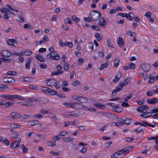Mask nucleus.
I'll return each instance as SVG.
<instances>
[{
    "label": "nucleus",
    "mask_w": 158,
    "mask_h": 158,
    "mask_svg": "<svg viewBox=\"0 0 158 158\" xmlns=\"http://www.w3.org/2000/svg\"><path fill=\"white\" fill-rule=\"evenodd\" d=\"M152 115L150 112H145L140 114V116L144 118L148 117Z\"/></svg>",
    "instance_id": "obj_27"
},
{
    "label": "nucleus",
    "mask_w": 158,
    "mask_h": 158,
    "mask_svg": "<svg viewBox=\"0 0 158 158\" xmlns=\"http://www.w3.org/2000/svg\"><path fill=\"white\" fill-rule=\"evenodd\" d=\"M78 107L79 108H77V109H82L84 110H88L87 109L88 107L84 105L81 104L80 103H77Z\"/></svg>",
    "instance_id": "obj_24"
},
{
    "label": "nucleus",
    "mask_w": 158,
    "mask_h": 158,
    "mask_svg": "<svg viewBox=\"0 0 158 158\" xmlns=\"http://www.w3.org/2000/svg\"><path fill=\"white\" fill-rule=\"evenodd\" d=\"M7 75L12 76H14L16 75L17 73L14 71H9L7 73Z\"/></svg>",
    "instance_id": "obj_41"
},
{
    "label": "nucleus",
    "mask_w": 158,
    "mask_h": 158,
    "mask_svg": "<svg viewBox=\"0 0 158 158\" xmlns=\"http://www.w3.org/2000/svg\"><path fill=\"white\" fill-rule=\"evenodd\" d=\"M149 109L148 106L146 105L141 106L137 109V111L140 113H142L146 112Z\"/></svg>",
    "instance_id": "obj_7"
},
{
    "label": "nucleus",
    "mask_w": 158,
    "mask_h": 158,
    "mask_svg": "<svg viewBox=\"0 0 158 158\" xmlns=\"http://www.w3.org/2000/svg\"><path fill=\"white\" fill-rule=\"evenodd\" d=\"M119 60L118 59H115L114 61V65L115 67H117L119 65Z\"/></svg>",
    "instance_id": "obj_55"
},
{
    "label": "nucleus",
    "mask_w": 158,
    "mask_h": 158,
    "mask_svg": "<svg viewBox=\"0 0 158 158\" xmlns=\"http://www.w3.org/2000/svg\"><path fill=\"white\" fill-rule=\"evenodd\" d=\"M130 14L132 15H134V14L133 13L130 12L129 14L127 13V15H126L127 17H126L127 18L128 20L131 21L132 20L133 18L130 15Z\"/></svg>",
    "instance_id": "obj_39"
},
{
    "label": "nucleus",
    "mask_w": 158,
    "mask_h": 158,
    "mask_svg": "<svg viewBox=\"0 0 158 158\" xmlns=\"http://www.w3.org/2000/svg\"><path fill=\"white\" fill-rule=\"evenodd\" d=\"M131 119L128 118H125L123 121H123V124L125 123L127 124H129L130 123Z\"/></svg>",
    "instance_id": "obj_33"
},
{
    "label": "nucleus",
    "mask_w": 158,
    "mask_h": 158,
    "mask_svg": "<svg viewBox=\"0 0 158 158\" xmlns=\"http://www.w3.org/2000/svg\"><path fill=\"white\" fill-rule=\"evenodd\" d=\"M21 142V139H19L16 140L11 145V148L13 149L15 148L18 149L20 147V143Z\"/></svg>",
    "instance_id": "obj_12"
},
{
    "label": "nucleus",
    "mask_w": 158,
    "mask_h": 158,
    "mask_svg": "<svg viewBox=\"0 0 158 158\" xmlns=\"http://www.w3.org/2000/svg\"><path fill=\"white\" fill-rule=\"evenodd\" d=\"M46 59H50L51 60H53V56L51 53H49L46 56Z\"/></svg>",
    "instance_id": "obj_46"
},
{
    "label": "nucleus",
    "mask_w": 158,
    "mask_h": 158,
    "mask_svg": "<svg viewBox=\"0 0 158 158\" xmlns=\"http://www.w3.org/2000/svg\"><path fill=\"white\" fill-rule=\"evenodd\" d=\"M79 113L78 111H76L74 112H72L70 114H66L67 116H71L72 117H76L78 115V114Z\"/></svg>",
    "instance_id": "obj_26"
},
{
    "label": "nucleus",
    "mask_w": 158,
    "mask_h": 158,
    "mask_svg": "<svg viewBox=\"0 0 158 158\" xmlns=\"http://www.w3.org/2000/svg\"><path fill=\"white\" fill-rule=\"evenodd\" d=\"M117 43L119 47L122 48L124 46V43L123 38L119 37L117 41Z\"/></svg>",
    "instance_id": "obj_19"
},
{
    "label": "nucleus",
    "mask_w": 158,
    "mask_h": 158,
    "mask_svg": "<svg viewBox=\"0 0 158 158\" xmlns=\"http://www.w3.org/2000/svg\"><path fill=\"white\" fill-rule=\"evenodd\" d=\"M158 75L156 76V77H154L151 75H150L149 77V81L148 82L149 83H153L155 80H156L157 79V77Z\"/></svg>",
    "instance_id": "obj_20"
},
{
    "label": "nucleus",
    "mask_w": 158,
    "mask_h": 158,
    "mask_svg": "<svg viewBox=\"0 0 158 158\" xmlns=\"http://www.w3.org/2000/svg\"><path fill=\"white\" fill-rule=\"evenodd\" d=\"M94 105L96 107L99 108L100 109H103L105 108L104 105H101L100 103H94Z\"/></svg>",
    "instance_id": "obj_28"
},
{
    "label": "nucleus",
    "mask_w": 158,
    "mask_h": 158,
    "mask_svg": "<svg viewBox=\"0 0 158 158\" xmlns=\"http://www.w3.org/2000/svg\"><path fill=\"white\" fill-rule=\"evenodd\" d=\"M121 77V73H117L114 78L113 79V81L114 83H116L119 81V79Z\"/></svg>",
    "instance_id": "obj_18"
},
{
    "label": "nucleus",
    "mask_w": 158,
    "mask_h": 158,
    "mask_svg": "<svg viewBox=\"0 0 158 158\" xmlns=\"http://www.w3.org/2000/svg\"><path fill=\"white\" fill-rule=\"evenodd\" d=\"M147 102L149 104L155 105L158 102V100L156 98H152L148 99Z\"/></svg>",
    "instance_id": "obj_16"
},
{
    "label": "nucleus",
    "mask_w": 158,
    "mask_h": 158,
    "mask_svg": "<svg viewBox=\"0 0 158 158\" xmlns=\"http://www.w3.org/2000/svg\"><path fill=\"white\" fill-rule=\"evenodd\" d=\"M19 114L16 112H13L10 114V118H18L19 117Z\"/></svg>",
    "instance_id": "obj_23"
},
{
    "label": "nucleus",
    "mask_w": 158,
    "mask_h": 158,
    "mask_svg": "<svg viewBox=\"0 0 158 158\" xmlns=\"http://www.w3.org/2000/svg\"><path fill=\"white\" fill-rule=\"evenodd\" d=\"M72 20L76 22H78L80 21V19L79 18L77 17L75 15L72 16Z\"/></svg>",
    "instance_id": "obj_50"
},
{
    "label": "nucleus",
    "mask_w": 158,
    "mask_h": 158,
    "mask_svg": "<svg viewBox=\"0 0 158 158\" xmlns=\"http://www.w3.org/2000/svg\"><path fill=\"white\" fill-rule=\"evenodd\" d=\"M41 90L44 93L49 95H53L56 94L57 93L56 91L46 86L42 87Z\"/></svg>",
    "instance_id": "obj_4"
},
{
    "label": "nucleus",
    "mask_w": 158,
    "mask_h": 158,
    "mask_svg": "<svg viewBox=\"0 0 158 158\" xmlns=\"http://www.w3.org/2000/svg\"><path fill=\"white\" fill-rule=\"evenodd\" d=\"M107 45L108 47L110 48H114V46L113 44H111V42L110 40H107Z\"/></svg>",
    "instance_id": "obj_44"
},
{
    "label": "nucleus",
    "mask_w": 158,
    "mask_h": 158,
    "mask_svg": "<svg viewBox=\"0 0 158 158\" xmlns=\"http://www.w3.org/2000/svg\"><path fill=\"white\" fill-rule=\"evenodd\" d=\"M101 16V13L96 10H92L89 13V16L91 18V19L94 21L98 20Z\"/></svg>",
    "instance_id": "obj_2"
},
{
    "label": "nucleus",
    "mask_w": 158,
    "mask_h": 158,
    "mask_svg": "<svg viewBox=\"0 0 158 158\" xmlns=\"http://www.w3.org/2000/svg\"><path fill=\"white\" fill-rule=\"evenodd\" d=\"M2 56L4 58H8L10 57L12 53L9 51L7 50H3L1 52Z\"/></svg>",
    "instance_id": "obj_10"
},
{
    "label": "nucleus",
    "mask_w": 158,
    "mask_h": 158,
    "mask_svg": "<svg viewBox=\"0 0 158 158\" xmlns=\"http://www.w3.org/2000/svg\"><path fill=\"white\" fill-rule=\"evenodd\" d=\"M67 135V132L66 131H62L60 132L59 134V136H64V135Z\"/></svg>",
    "instance_id": "obj_62"
},
{
    "label": "nucleus",
    "mask_w": 158,
    "mask_h": 158,
    "mask_svg": "<svg viewBox=\"0 0 158 158\" xmlns=\"http://www.w3.org/2000/svg\"><path fill=\"white\" fill-rule=\"evenodd\" d=\"M132 96V94H129L127 96H126V97L124 98V101H127L128 100L131 99Z\"/></svg>",
    "instance_id": "obj_57"
},
{
    "label": "nucleus",
    "mask_w": 158,
    "mask_h": 158,
    "mask_svg": "<svg viewBox=\"0 0 158 158\" xmlns=\"http://www.w3.org/2000/svg\"><path fill=\"white\" fill-rule=\"evenodd\" d=\"M3 144H6V145H8L9 144V140L6 139L2 140V141Z\"/></svg>",
    "instance_id": "obj_59"
},
{
    "label": "nucleus",
    "mask_w": 158,
    "mask_h": 158,
    "mask_svg": "<svg viewBox=\"0 0 158 158\" xmlns=\"http://www.w3.org/2000/svg\"><path fill=\"white\" fill-rule=\"evenodd\" d=\"M8 88V87L6 85L3 84L0 85V91H2L5 89Z\"/></svg>",
    "instance_id": "obj_38"
},
{
    "label": "nucleus",
    "mask_w": 158,
    "mask_h": 158,
    "mask_svg": "<svg viewBox=\"0 0 158 158\" xmlns=\"http://www.w3.org/2000/svg\"><path fill=\"white\" fill-rule=\"evenodd\" d=\"M24 54V52L23 51L21 52H12V55H16L17 56H23Z\"/></svg>",
    "instance_id": "obj_45"
},
{
    "label": "nucleus",
    "mask_w": 158,
    "mask_h": 158,
    "mask_svg": "<svg viewBox=\"0 0 158 158\" xmlns=\"http://www.w3.org/2000/svg\"><path fill=\"white\" fill-rule=\"evenodd\" d=\"M73 98L75 100L79 102L80 103H86L88 101L87 98L82 96H75Z\"/></svg>",
    "instance_id": "obj_5"
},
{
    "label": "nucleus",
    "mask_w": 158,
    "mask_h": 158,
    "mask_svg": "<svg viewBox=\"0 0 158 158\" xmlns=\"http://www.w3.org/2000/svg\"><path fill=\"white\" fill-rule=\"evenodd\" d=\"M136 102L139 105H143L145 103V101L143 99H140L139 100L136 101Z\"/></svg>",
    "instance_id": "obj_51"
},
{
    "label": "nucleus",
    "mask_w": 158,
    "mask_h": 158,
    "mask_svg": "<svg viewBox=\"0 0 158 158\" xmlns=\"http://www.w3.org/2000/svg\"><path fill=\"white\" fill-rule=\"evenodd\" d=\"M141 68L144 72H148L151 69V66L148 64H142Z\"/></svg>",
    "instance_id": "obj_15"
},
{
    "label": "nucleus",
    "mask_w": 158,
    "mask_h": 158,
    "mask_svg": "<svg viewBox=\"0 0 158 158\" xmlns=\"http://www.w3.org/2000/svg\"><path fill=\"white\" fill-rule=\"evenodd\" d=\"M63 73V71H61V72H53L51 73V75L52 76L54 75H57L60 74H62Z\"/></svg>",
    "instance_id": "obj_54"
},
{
    "label": "nucleus",
    "mask_w": 158,
    "mask_h": 158,
    "mask_svg": "<svg viewBox=\"0 0 158 158\" xmlns=\"http://www.w3.org/2000/svg\"><path fill=\"white\" fill-rule=\"evenodd\" d=\"M91 27L92 29L97 31L99 30L100 28L99 26L96 25H92L91 26Z\"/></svg>",
    "instance_id": "obj_40"
},
{
    "label": "nucleus",
    "mask_w": 158,
    "mask_h": 158,
    "mask_svg": "<svg viewBox=\"0 0 158 158\" xmlns=\"http://www.w3.org/2000/svg\"><path fill=\"white\" fill-rule=\"evenodd\" d=\"M14 102H8L5 103L4 106L6 107H8L10 106H11L14 104Z\"/></svg>",
    "instance_id": "obj_37"
},
{
    "label": "nucleus",
    "mask_w": 158,
    "mask_h": 158,
    "mask_svg": "<svg viewBox=\"0 0 158 158\" xmlns=\"http://www.w3.org/2000/svg\"><path fill=\"white\" fill-rule=\"evenodd\" d=\"M32 104H30L29 102L26 101L23 102V103L22 104V105L25 106H29Z\"/></svg>",
    "instance_id": "obj_53"
},
{
    "label": "nucleus",
    "mask_w": 158,
    "mask_h": 158,
    "mask_svg": "<svg viewBox=\"0 0 158 158\" xmlns=\"http://www.w3.org/2000/svg\"><path fill=\"white\" fill-rule=\"evenodd\" d=\"M36 59L41 62H44L45 61L44 58L40 54H38L35 56Z\"/></svg>",
    "instance_id": "obj_22"
},
{
    "label": "nucleus",
    "mask_w": 158,
    "mask_h": 158,
    "mask_svg": "<svg viewBox=\"0 0 158 158\" xmlns=\"http://www.w3.org/2000/svg\"><path fill=\"white\" fill-rule=\"evenodd\" d=\"M24 28L25 29H31L32 28V27L30 24H26L23 25Z\"/></svg>",
    "instance_id": "obj_49"
},
{
    "label": "nucleus",
    "mask_w": 158,
    "mask_h": 158,
    "mask_svg": "<svg viewBox=\"0 0 158 158\" xmlns=\"http://www.w3.org/2000/svg\"><path fill=\"white\" fill-rule=\"evenodd\" d=\"M22 98L21 97L20 95H19L17 94L14 95H8L7 94V99H22Z\"/></svg>",
    "instance_id": "obj_13"
},
{
    "label": "nucleus",
    "mask_w": 158,
    "mask_h": 158,
    "mask_svg": "<svg viewBox=\"0 0 158 158\" xmlns=\"http://www.w3.org/2000/svg\"><path fill=\"white\" fill-rule=\"evenodd\" d=\"M18 21L20 23H23L25 22V20L24 18L21 16H19L18 17Z\"/></svg>",
    "instance_id": "obj_47"
},
{
    "label": "nucleus",
    "mask_w": 158,
    "mask_h": 158,
    "mask_svg": "<svg viewBox=\"0 0 158 158\" xmlns=\"http://www.w3.org/2000/svg\"><path fill=\"white\" fill-rule=\"evenodd\" d=\"M83 20L84 21H87L88 22H90L92 21V19H91V18L90 16H89V17H86V18H83Z\"/></svg>",
    "instance_id": "obj_63"
},
{
    "label": "nucleus",
    "mask_w": 158,
    "mask_h": 158,
    "mask_svg": "<svg viewBox=\"0 0 158 158\" xmlns=\"http://www.w3.org/2000/svg\"><path fill=\"white\" fill-rule=\"evenodd\" d=\"M147 139L148 140H154L155 142V143H156V145H155L154 146V147L155 148L158 150V145L157 144H158V135H157L155 137H148L147 138Z\"/></svg>",
    "instance_id": "obj_14"
},
{
    "label": "nucleus",
    "mask_w": 158,
    "mask_h": 158,
    "mask_svg": "<svg viewBox=\"0 0 158 158\" xmlns=\"http://www.w3.org/2000/svg\"><path fill=\"white\" fill-rule=\"evenodd\" d=\"M63 104L68 108H73L76 109L79 108V107H78L77 102H65L63 103Z\"/></svg>",
    "instance_id": "obj_6"
},
{
    "label": "nucleus",
    "mask_w": 158,
    "mask_h": 158,
    "mask_svg": "<svg viewBox=\"0 0 158 158\" xmlns=\"http://www.w3.org/2000/svg\"><path fill=\"white\" fill-rule=\"evenodd\" d=\"M0 11L3 13H6L9 11V10L5 8H2L0 9Z\"/></svg>",
    "instance_id": "obj_43"
},
{
    "label": "nucleus",
    "mask_w": 158,
    "mask_h": 158,
    "mask_svg": "<svg viewBox=\"0 0 158 158\" xmlns=\"http://www.w3.org/2000/svg\"><path fill=\"white\" fill-rule=\"evenodd\" d=\"M29 123H31V125L33 126L38 124V122L36 120H33L29 122Z\"/></svg>",
    "instance_id": "obj_48"
},
{
    "label": "nucleus",
    "mask_w": 158,
    "mask_h": 158,
    "mask_svg": "<svg viewBox=\"0 0 158 158\" xmlns=\"http://www.w3.org/2000/svg\"><path fill=\"white\" fill-rule=\"evenodd\" d=\"M45 81L47 85L49 86H53L57 83V81L54 79H48Z\"/></svg>",
    "instance_id": "obj_8"
},
{
    "label": "nucleus",
    "mask_w": 158,
    "mask_h": 158,
    "mask_svg": "<svg viewBox=\"0 0 158 158\" xmlns=\"http://www.w3.org/2000/svg\"><path fill=\"white\" fill-rule=\"evenodd\" d=\"M130 82V79L127 78L125 79L123 83L120 82L117 86L114 89L112 92V96H115L117 92L121 90L123 87Z\"/></svg>",
    "instance_id": "obj_1"
},
{
    "label": "nucleus",
    "mask_w": 158,
    "mask_h": 158,
    "mask_svg": "<svg viewBox=\"0 0 158 158\" xmlns=\"http://www.w3.org/2000/svg\"><path fill=\"white\" fill-rule=\"evenodd\" d=\"M98 23L102 27H104L106 25V21L105 20V18L103 17H101L99 20Z\"/></svg>",
    "instance_id": "obj_17"
},
{
    "label": "nucleus",
    "mask_w": 158,
    "mask_h": 158,
    "mask_svg": "<svg viewBox=\"0 0 158 158\" xmlns=\"http://www.w3.org/2000/svg\"><path fill=\"white\" fill-rule=\"evenodd\" d=\"M129 67L130 69H132L135 68V65L133 63L130 64H129Z\"/></svg>",
    "instance_id": "obj_64"
},
{
    "label": "nucleus",
    "mask_w": 158,
    "mask_h": 158,
    "mask_svg": "<svg viewBox=\"0 0 158 158\" xmlns=\"http://www.w3.org/2000/svg\"><path fill=\"white\" fill-rule=\"evenodd\" d=\"M35 32L39 35H41L43 34V31L40 29H37L35 30Z\"/></svg>",
    "instance_id": "obj_61"
},
{
    "label": "nucleus",
    "mask_w": 158,
    "mask_h": 158,
    "mask_svg": "<svg viewBox=\"0 0 158 158\" xmlns=\"http://www.w3.org/2000/svg\"><path fill=\"white\" fill-rule=\"evenodd\" d=\"M53 60H58L60 59V56L57 53L55 52L53 56Z\"/></svg>",
    "instance_id": "obj_42"
},
{
    "label": "nucleus",
    "mask_w": 158,
    "mask_h": 158,
    "mask_svg": "<svg viewBox=\"0 0 158 158\" xmlns=\"http://www.w3.org/2000/svg\"><path fill=\"white\" fill-rule=\"evenodd\" d=\"M134 147V146H132L125 147L124 148L115 152V154L116 156H118L125 153L127 154L128 153L129 151L133 149Z\"/></svg>",
    "instance_id": "obj_3"
},
{
    "label": "nucleus",
    "mask_w": 158,
    "mask_h": 158,
    "mask_svg": "<svg viewBox=\"0 0 158 158\" xmlns=\"http://www.w3.org/2000/svg\"><path fill=\"white\" fill-rule=\"evenodd\" d=\"M15 40L13 39H10L7 41V43L9 45L14 46L15 43Z\"/></svg>",
    "instance_id": "obj_31"
},
{
    "label": "nucleus",
    "mask_w": 158,
    "mask_h": 158,
    "mask_svg": "<svg viewBox=\"0 0 158 158\" xmlns=\"http://www.w3.org/2000/svg\"><path fill=\"white\" fill-rule=\"evenodd\" d=\"M94 36L97 38V40L98 41L101 40L102 39V37L98 33H95L94 35Z\"/></svg>",
    "instance_id": "obj_36"
},
{
    "label": "nucleus",
    "mask_w": 158,
    "mask_h": 158,
    "mask_svg": "<svg viewBox=\"0 0 158 158\" xmlns=\"http://www.w3.org/2000/svg\"><path fill=\"white\" fill-rule=\"evenodd\" d=\"M65 23H69L71 25L72 24V22L70 20V19L69 18H67L64 20Z\"/></svg>",
    "instance_id": "obj_56"
},
{
    "label": "nucleus",
    "mask_w": 158,
    "mask_h": 158,
    "mask_svg": "<svg viewBox=\"0 0 158 158\" xmlns=\"http://www.w3.org/2000/svg\"><path fill=\"white\" fill-rule=\"evenodd\" d=\"M109 61H107L106 63L104 64H102L100 68H99V69L100 70H102L104 68H106L109 64Z\"/></svg>",
    "instance_id": "obj_29"
},
{
    "label": "nucleus",
    "mask_w": 158,
    "mask_h": 158,
    "mask_svg": "<svg viewBox=\"0 0 158 158\" xmlns=\"http://www.w3.org/2000/svg\"><path fill=\"white\" fill-rule=\"evenodd\" d=\"M21 97L22 98V99H20L21 100H29L28 102H29L31 104V103H32L33 102H34L35 101H36L38 103H40V101L39 100H37L36 99H35V98L34 97H29L28 98H26L25 97H22L21 96Z\"/></svg>",
    "instance_id": "obj_9"
},
{
    "label": "nucleus",
    "mask_w": 158,
    "mask_h": 158,
    "mask_svg": "<svg viewBox=\"0 0 158 158\" xmlns=\"http://www.w3.org/2000/svg\"><path fill=\"white\" fill-rule=\"evenodd\" d=\"M2 61L5 63H9L12 62L14 60L11 59H6L4 58H0Z\"/></svg>",
    "instance_id": "obj_25"
},
{
    "label": "nucleus",
    "mask_w": 158,
    "mask_h": 158,
    "mask_svg": "<svg viewBox=\"0 0 158 158\" xmlns=\"http://www.w3.org/2000/svg\"><path fill=\"white\" fill-rule=\"evenodd\" d=\"M107 104L113 107V109H117L118 108V105L117 104H115L114 103H108Z\"/></svg>",
    "instance_id": "obj_34"
},
{
    "label": "nucleus",
    "mask_w": 158,
    "mask_h": 158,
    "mask_svg": "<svg viewBox=\"0 0 158 158\" xmlns=\"http://www.w3.org/2000/svg\"><path fill=\"white\" fill-rule=\"evenodd\" d=\"M63 140L65 142H68L69 141H73L74 140L73 138L64 137L62 138Z\"/></svg>",
    "instance_id": "obj_30"
},
{
    "label": "nucleus",
    "mask_w": 158,
    "mask_h": 158,
    "mask_svg": "<svg viewBox=\"0 0 158 158\" xmlns=\"http://www.w3.org/2000/svg\"><path fill=\"white\" fill-rule=\"evenodd\" d=\"M47 145L48 146L53 147L55 145H56V142L55 141H53L52 142L51 141H48L47 142Z\"/></svg>",
    "instance_id": "obj_52"
},
{
    "label": "nucleus",
    "mask_w": 158,
    "mask_h": 158,
    "mask_svg": "<svg viewBox=\"0 0 158 158\" xmlns=\"http://www.w3.org/2000/svg\"><path fill=\"white\" fill-rule=\"evenodd\" d=\"M123 125V122L120 121V120H118V122L116 123L112 122L111 123L112 125L117 126L118 127H120Z\"/></svg>",
    "instance_id": "obj_21"
},
{
    "label": "nucleus",
    "mask_w": 158,
    "mask_h": 158,
    "mask_svg": "<svg viewBox=\"0 0 158 158\" xmlns=\"http://www.w3.org/2000/svg\"><path fill=\"white\" fill-rule=\"evenodd\" d=\"M134 139V138L132 137H127L125 139V141L129 143L132 141Z\"/></svg>",
    "instance_id": "obj_60"
},
{
    "label": "nucleus",
    "mask_w": 158,
    "mask_h": 158,
    "mask_svg": "<svg viewBox=\"0 0 158 158\" xmlns=\"http://www.w3.org/2000/svg\"><path fill=\"white\" fill-rule=\"evenodd\" d=\"M61 85L62 87H64L68 85V83L67 81H64L62 82Z\"/></svg>",
    "instance_id": "obj_58"
},
{
    "label": "nucleus",
    "mask_w": 158,
    "mask_h": 158,
    "mask_svg": "<svg viewBox=\"0 0 158 158\" xmlns=\"http://www.w3.org/2000/svg\"><path fill=\"white\" fill-rule=\"evenodd\" d=\"M24 54L26 56H30L31 55L32 52L29 50H26L23 51Z\"/></svg>",
    "instance_id": "obj_35"
},
{
    "label": "nucleus",
    "mask_w": 158,
    "mask_h": 158,
    "mask_svg": "<svg viewBox=\"0 0 158 158\" xmlns=\"http://www.w3.org/2000/svg\"><path fill=\"white\" fill-rule=\"evenodd\" d=\"M2 81L5 83L13 84L15 82V80L12 77H5L3 78Z\"/></svg>",
    "instance_id": "obj_11"
},
{
    "label": "nucleus",
    "mask_w": 158,
    "mask_h": 158,
    "mask_svg": "<svg viewBox=\"0 0 158 158\" xmlns=\"http://www.w3.org/2000/svg\"><path fill=\"white\" fill-rule=\"evenodd\" d=\"M127 34L133 38L135 37L136 35L135 33L132 32L130 31H129L127 32Z\"/></svg>",
    "instance_id": "obj_32"
}]
</instances>
